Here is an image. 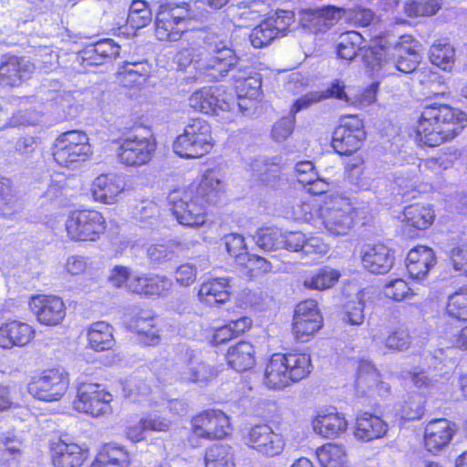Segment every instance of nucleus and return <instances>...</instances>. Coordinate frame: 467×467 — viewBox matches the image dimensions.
Here are the masks:
<instances>
[{"label": "nucleus", "instance_id": "dca6fc26", "mask_svg": "<svg viewBox=\"0 0 467 467\" xmlns=\"http://www.w3.org/2000/svg\"><path fill=\"white\" fill-rule=\"evenodd\" d=\"M246 445L266 457L279 455L285 448V441L282 434L275 432L267 424L255 425L244 435Z\"/></svg>", "mask_w": 467, "mask_h": 467}, {"label": "nucleus", "instance_id": "e2e57ef3", "mask_svg": "<svg viewBox=\"0 0 467 467\" xmlns=\"http://www.w3.org/2000/svg\"><path fill=\"white\" fill-rule=\"evenodd\" d=\"M411 339L412 337L406 328H399L387 337L385 345L389 349L403 351L409 348Z\"/></svg>", "mask_w": 467, "mask_h": 467}, {"label": "nucleus", "instance_id": "49530a36", "mask_svg": "<svg viewBox=\"0 0 467 467\" xmlns=\"http://www.w3.org/2000/svg\"><path fill=\"white\" fill-rule=\"evenodd\" d=\"M443 317L467 321V288H462L450 296Z\"/></svg>", "mask_w": 467, "mask_h": 467}, {"label": "nucleus", "instance_id": "c85d7f7f", "mask_svg": "<svg viewBox=\"0 0 467 467\" xmlns=\"http://www.w3.org/2000/svg\"><path fill=\"white\" fill-rule=\"evenodd\" d=\"M236 82V94L238 101H235V109H237L245 113L252 106L253 100L256 99L260 93L261 80L254 77H237L233 76Z\"/></svg>", "mask_w": 467, "mask_h": 467}, {"label": "nucleus", "instance_id": "338daca9", "mask_svg": "<svg viewBox=\"0 0 467 467\" xmlns=\"http://www.w3.org/2000/svg\"><path fill=\"white\" fill-rule=\"evenodd\" d=\"M295 127V117L290 115L282 118L275 123L272 129V137L277 142L285 140L293 132Z\"/></svg>", "mask_w": 467, "mask_h": 467}, {"label": "nucleus", "instance_id": "f8f14e48", "mask_svg": "<svg viewBox=\"0 0 467 467\" xmlns=\"http://www.w3.org/2000/svg\"><path fill=\"white\" fill-rule=\"evenodd\" d=\"M295 22V14L290 10H277L252 29L249 38L254 48H263L275 39L285 35Z\"/></svg>", "mask_w": 467, "mask_h": 467}, {"label": "nucleus", "instance_id": "c9c22d12", "mask_svg": "<svg viewBox=\"0 0 467 467\" xmlns=\"http://www.w3.org/2000/svg\"><path fill=\"white\" fill-rule=\"evenodd\" d=\"M265 381L269 389H280L292 381L288 377L287 368L284 365L281 353L274 354L265 368Z\"/></svg>", "mask_w": 467, "mask_h": 467}, {"label": "nucleus", "instance_id": "a18cd8bd", "mask_svg": "<svg viewBox=\"0 0 467 467\" xmlns=\"http://www.w3.org/2000/svg\"><path fill=\"white\" fill-rule=\"evenodd\" d=\"M317 456L323 467H344L347 455L341 445L328 443L317 449Z\"/></svg>", "mask_w": 467, "mask_h": 467}, {"label": "nucleus", "instance_id": "bb28decb", "mask_svg": "<svg viewBox=\"0 0 467 467\" xmlns=\"http://www.w3.org/2000/svg\"><path fill=\"white\" fill-rule=\"evenodd\" d=\"M120 47L113 39L99 40L88 47L79 54L78 59L84 67L99 66L116 58L119 54Z\"/></svg>", "mask_w": 467, "mask_h": 467}, {"label": "nucleus", "instance_id": "5701e85b", "mask_svg": "<svg viewBox=\"0 0 467 467\" xmlns=\"http://www.w3.org/2000/svg\"><path fill=\"white\" fill-rule=\"evenodd\" d=\"M455 434V424L447 419L431 420L424 431V446L431 452H438L449 445Z\"/></svg>", "mask_w": 467, "mask_h": 467}, {"label": "nucleus", "instance_id": "f257e3e1", "mask_svg": "<svg viewBox=\"0 0 467 467\" xmlns=\"http://www.w3.org/2000/svg\"><path fill=\"white\" fill-rule=\"evenodd\" d=\"M364 41L362 35L357 31L342 33L337 45L338 57L352 60L360 52L367 67L382 77L395 75L397 71L411 73L420 62V46L410 36H401L395 44L368 48L362 47Z\"/></svg>", "mask_w": 467, "mask_h": 467}, {"label": "nucleus", "instance_id": "79ce46f5", "mask_svg": "<svg viewBox=\"0 0 467 467\" xmlns=\"http://www.w3.org/2000/svg\"><path fill=\"white\" fill-rule=\"evenodd\" d=\"M339 271L329 266L320 268L313 275L306 277L304 282V287L313 290H325L332 287L340 277Z\"/></svg>", "mask_w": 467, "mask_h": 467}, {"label": "nucleus", "instance_id": "f704fd0d", "mask_svg": "<svg viewBox=\"0 0 467 467\" xmlns=\"http://www.w3.org/2000/svg\"><path fill=\"white\" fill-rule=\"evenodd\" d=\"M26 67L23 58L9 57L0 65V85L19 86L27 73Z\"/></svg>", "mask_w": 467, "mask_h": 467}, {"label": "nucleus", "instance_id": "f03ea898", "mask_svg": "<svg viewBox=\"0 0 467 467\" xmlns=\"http://www.w3.org/2000/svg\"><path fill=\"white\" fill-rule=\"evenodd\" d=\"M203 44L182 48L175 56L180 69L190 67L196 71L186 78L188 82L219 81L237 66V57L224 33L209 32Z\"/></svg>", "mask_w": 467, "mask_h": 467}, {"label": "nucleus", "instance_id": "bf43d9fd", "mask_svg": "<svg viewBox=\"0 0 467 467\" xmlns=\"http://www.w3.org/2000/svg\"><path fill=\"white\" fill-rule=\"evenodd\" d=\"M317 301L307 299L300 302L295 308L294 321H322Z\"/></svg>", "mask_w": 467, "mask_h": 467}, {"label": "nucleus", "instance_id": "aec40b11", "mask_svg": "<svg viewBox=\"0 0 467 467\" xmlns=\"http://www.w3.org/2000/svg\"><path fill=\"white\" fill-rule=\"evenodd\" d=\"M182 366L180 368V379L183 381L204 383L214 375V368L207 364L200 352L186 348L182 357Z\"/></svg>", "mask_w": 467, "mask_h": 467}, {"label": "nucleus", "instance_id": "7c9ffc66", "mask_svg": "<svg viewBox=\"0 0 467 467\" xmlns=\"http://www.w3.org/2000/svg\"><path fill=\"white\" fill-rule=\"evenodd\" d=\"M198 296L202 303L210 306L225 303L230 297L227 280L217 278L202 284Z\"/></svg>", "mask_w": 467, "mask_h": 467}, {"label": "nucleus", "instance_id": "4d7b16f0", "mask_svg": "<svg viewBox=\"0 0 467 467\" xmlns=\"http://www.w3.org/2000/svg\"><path fill=\"white\" fill-rule=\"evenodd\" d=\"M424 399L419 393H413L401 405L400 416L406 420H420L424 414Z\"/></svg>", "mask_w": 467, "mask_h": 467}, {"label": "nucleus", "instance_id": "b1692460", "mask_svg": "<svg viewBox=\"0 0 467 467\" xmlns=\"http://www.w3.org/2000/svg\"><path fill=\"white\" fill-rule=\"evenodd\" d=\"M125 189L122 176L116 173L100 174L94 179L90 192L96 202L111 204Z\"/></svg>", "mask_w": 467, "mask_h": 467}, {"label": "nucleus", "instance_id": "0e129e2a", "mask_svg": "<svg viewBox=\"0 0 467 467\" xmlns=\"http://www.w3.org/2000/svg\"><path fill=\"white\" fill-rule=\"evenodd\" d=\"M247 269L250 277L257 276L272 271V264L268 260L259 255L249 254L244 264H240Z\"/></svg>", "mask_w": 467, "mask_h": 467}, {"label": "nucleus", "instance_id": "37998d69", "mask_svg": "<svg viewBox=\"0 0 467 467\" xmlns=\"http://www.w3.org/2000/svg\"><path fill=\"white\" fill-rule=\"evenodd\" d=\"M90 347L96 351L109 348L112 345V328L109 323H92L88 332Z\"/></svg>", "mask_w": 467, "mask_h": 467}, {"label": "nucleus", "instance_id": "774afa93", "mask_svg": "<svg viewBox=\"0 0 467 467\" xmlns=\"http://www.w3.org/2000/svg\"><path fill=\"white\" fill-rule=\"evenodd\" d=\"M160 209L158 205L151 201L141 202L136 207L135 216L140 222L153 224L158 220Z\"/></svg>", "mask_w": 467, "mask_h": 467}, {"label": "nucleus", "instance_id": "f3484780", "mask_svg": "<svg viewBox=\"0 0 467 467\" xmlns=\"http://www.w3.org/2000/svg\"><path fill=\"white\" fill-rule=\"evenodd\" d=\"M192 423L194 434L204 439H223L230 431L229 418L220 410H204Z\"/></svg>", "mask_w": 467, "mask_h": 467}, {"label": "nucleus", "instance_id": "1a4fd4ad", "mask_svg": "<svg viewBox=\"0 0 467 467\" xmlns=\"http://www.w3.org/2000/svg\"><path fill=\"white\" fill-rule=\"evenodd\" d=\"M68 386V373L63 368L36 371L31 376V395L38 400H58L66 393Z\"/></svg>", "mask_w": 467, "mask_h": 467}, {"label": "nucleus", "instance_id": "2f4dec72", "mask_svg": "<svg viewBox=\"0 0 467 467\" xmlns=\"http://www.w3.org/2000/svg\"><path fill=\"white\" fill-rule=\"evenodd\" d=\"M229 366L236 371L243 372L252 368L255 363L254 346L240 341L231 347L226 354Z\"/></svg>", "mask_w": 467, "mask_h": 467}, {"label": "nucleus", "instance_id": "473e14b6", "mask_svg": "<svg viewBox=\"0 0 467 467\" xmlns=\"http://www.w3.org/2000/svg\"><path fill=\"white\" fill-rule=\"evenodd\" d=\"M151 72V66L146 60L125 61L119 67V81L126 87L140 84Z\"/></svg>", "mask_w": 467, "mask_h": 467}, {"label": "nucleus", "instance_id": "0eeeda50", "mask_svg": "<svg viewBox=\"0 0 467 467\" xmlns=\"http://www.w3.org/2000/svg\"><path fill=\"white\" fill-rule=\"evenodd\" d=\"M91 154V146L86 133L69 130L60 134L55 140L53 158L62 167L75 169L88 160Z\"/></svg>", "mask_w": 467, "mask_h": 467}, {"label": "nucleus", "instance_id": "052dcab7", "mask_svg": "<svg viewBox=\"0 0 467 467\" xmlns=\"http://www.w3.org/2000/svg\"><path fill=\"white\" fill-rule=\"evenodd\" d=\"M329 248L321 238L317 236L306 237L301 252L303 257H308L310 262H315L326 255Z\"/></svg>", "mask_w": 467, "mask_h": 467}, {"label": "nucleus", "instance_id": "ddd939ff", "mask_svg": "<svg viewBox=\"0 0 467 467\" xmlns=\"http://www.w3.org/2000/svg\"><path fill=\"white\" fill-rule=\"evenodd\" d=\"M365 137L363 121L357 116H344L333 132L332 147L340 155H350L359 149Z\"/></svg>", "mask_w": 467, "mask_h": 467}, {"label": "nucleus", "instance_id": "9b49d317", "mask_svg": "<svg viewBox=\"0 0 467 467\" xmlns=\"http://www.w3.org/2000/svg\"><path fill=\"white\" fill-rule=\"evenodd\" d=\"M316 222L317 229L325 230L331 235H345L353 225L354 209L348 201L336 200L322 206Z\"/></svg>", "mask_w": 467, "mask_h": 467}, {"label": "nucleus", "instance_id": "20e7f679", "mask_svg": "<svg viewBox=\"0 0 467 467\" xmlns=\"http://www.w3.org/2000/svg\"><path fill=\"white\" fill-rule=\"evenodd\" d=\"M467 122V114L447 104L426 102L417 126L422 144L436 147L459 135Z\"/></svg>", "mask_w": 467, "mask_h": 467}, {"label": "nucleus", "instance_id": "3c124183", "mask_svg": "<svg viewBox=\"0 0 467 467\" xmlns=\"http://www.w3.org/2000/svg\"><path fill=\"white\" fill-rule=\"evenodd\" d=\"M441 5V0H408L404 9L410 17L427 16L436 14Z\"/></svg>", "mask_w": 467, "mask_h": 467}, {"label": "nucleus", "instance_id": "6e6552de", "mask_svg": "<svg viewBox=\"0 0 467 467\" xmlns=\"http://www.w3.org/2000/svg\"><path fill=\"white\" fill-rule=\"evenodd\" d=\"M65 227L73 241L94 242L106 230L103 215L95 210H75L67 216Z\"/></svg>", "mask_w": 467, "mask_h": 467}, {"label": "nucleus", "instance_id": "ea45409f", "mask_svg": "<svg viewBox=\"0 0 467 467\" xmlns=\"http://www.w3.org/2000/svg\"><path fill=\"white\" fill-rule=\"evenodd\" d=\"M434 212L430 205L411 204L404 208L403 221L419 230L427 229L434 220Z\"/></svg>", "mask_w": 467, "mask_h": 467}, {"label": "nucleus", "instance_id": "6ab92c4d", "mask_svg": "<svg viewBox=\"0 0 467 467\" xmlns=\"http://www.w3.org/2000/svg\"><path fill=\"white\" fill-rule=\"evenodd\" d=\"M342 16V10L333 5H324L318 8H309L300 13L299 23L302 28L309 33L318 34L327 32Z\"/></svg>", "mask_w": 467, "mask_h": 467}, {"label": "nucleus", "instance_id": "4468645a", "mask_svg": "<svg viewBox=\"0 0 467 467\" xmlns=\"http://www.w3.org/2000/svg\"><path fill=\"white\" fill-rule=\"evenodd\" d=\"M220 88H203L193 92L189 99V105L197 111L219 116L235 110V100L231 95H221Z\"/></svg>", "mask_w": 467, "mask_h": 467}, {"label": "nucleus", "instance_id": "e433bc0d", "mask_svg": "<svg viewBox=\"0 0 467 467\" xmlns=\"http://www.w3.org/2000/svg\"><path fill=\"white\" fill-rule=\"evenodd\" d=\"M281 358L292 382L305 379L311 372V358L306 353L281 354Z\"/></svg>", "mask_w": 467, "mask_h": 467}, {"label": "nucleus", "instance_id": "58836bf2", "mask_svg": "<svg viewBox=\"0 0 467 467\" xmlns=\"http://www.w3.org/2000/svg\"><path fill=\"white\" fill-rule=\"evenodd\" d=\"M266 10L262 0L239 2L233 7V17L239 23V26H248L251 22L257 20Z\"/></svg>", "mask_w": 467, "mask_h": 467}, {"label": "nucleus", "instance_id": "09e8293b", "mask_svg": "<svg viewBox=\"0 0 467 467\" xmlns=\"http://www.w3.org/2000/svg\"><path fill=\"white\" fill-rule=\"evenodd\" d=\"M98 455L112 467H129L130 464V454L116 443L105 444Z\"/></svg>", "mask_w": 467, "mask_h": 467}, {"label": "nucleus", "instance_id": "2eb2a0df", "mask_svg": "<svg viewBox=\"0 0 467 467\" xmlns=\"http://www.w3.org/2000/svg\"><path fill=\"white\" fill-rule=\"evenodd\" d=\"M111 400L112 395L100 389L99 385L83 382L78 387L74 407L80 412L99 417L110 411Z\"/></svg>", "mask_w": 467, "mask_h": 467}, {"label": "nucleus", "instance_id": "de8ad7c7", "mask_svg": "<svg viewBox=\"0 0 467 467\" xmlns=\"http://www.w3.org/2000/svg\"><path fill=\"white\" fill-rule=\"evenodd\" d=\"M348 182L358 190L362 191H374L379 192L378 188L380 183L385 182V179L379 178L375 182L368 172L365 171L364 168L359 165H353L348 175Z\"/></svg>", "mask_w": 467, "mask_h": 467}, {"label": "nucleus", "instance_id": "412c9836", "mask_svg": "<svg viewBox=\"0 0 467 467\" xmlns=\"http://www.w3.org/2000/svg\"><path fill=\"white\" fill-rule=\"evenodd\" d=\"M361 262L363 267L368 272L383 275L393 266L394 254L384 244H368L362 247Z\"/></svg>", "mask_w": 467, "mask_h": 467}, {"label": "nucleus", "instance_id": "13d9d810", "mask_svg": "<svg viewBox=\"0 0 467 467\" xmlns=\"http://www.w3.org/2000/svg\"><path fill=\"white\" fill-rule=\"evenodd\" d=\"M224 244L228 254L235 258L238 265L244 264L250 254L246 251L244 238L238 234H230L224 236Z\"/></svg>", "mask_w": 467, "mask_h": 467}, {"label": "nucleus", "instance_id": "7ed1b4c3", "mask_svg": "<svg viewBox=\"0 0 467 467\" xmlns=\"http://www.w3.org/2000/svg\"><path fill=\"white\" fill-rule=\"evenodd\" d=\"M223 195L220 171L208 169L182 192L175 191L168 198L179 223L198 227L205 223L208 207L216 205Z\"/></svg>", "mask_w": 467, "mask_h": 467}, {"label": "nucleus", "instance_id": "4be33fe9", "mask_svg": "<svg viewBox=\"0 0 467 467\" xmlns=\"http://www.w3.org/2000/svg\"><path fill=\"white\" fill-rule=\"evenodd\" d=\"M357 392L360 395H372L374 393L386 397L390 392V386L380 379V375L368 361H361L358 368L356 379Z\"/></svg>", "mask_w": 467, "mask_h": 467}, {"label": "nucleus", "instance_id": "a878e982", "mask_svg": "<svg viewBox=\"0 0 467 467\" xmlns=\"http://www.w3.org/2000/svg\"><path fill=\"white\" fill-rule=\"evenodd\" d=\"M31 312L37 321H61L65 317V305L55 296H31Z\"/></svg>", "mask_w": 467, "mask_h": 467}, {"label": "nucleus", "instance_id": "a19ab883", "mask_svg": "<svg viewBox=\"0 0 467 467\" xmlns=\"http://www.w3.org/2000/svg\"><path fill=\"white\" fill-rule=\"evenodd\" d=\"M205 467H234L232 448L227 444L217 443L206 451Z\"/></svg>", "mask_w": 467, "mask_h": 467}, {"label": "nucleus", "instance_id": "c756f323", "mask_svg": "<svg viewBox=\"0 0 467 467\" xmlns=\"http://www.w3.org/2000/svg\"><path fill=\"white\" fill-rule=\"evenodd\" d=\"M335 98L348 101V96L345 92V85L339 80H335L331 86L324 91H312L296 100L291 109V113L295 115L298 111L310 107L323 99Z\"/></svg>", "mask_w": 467, "mask_h": 467}, {"label": "nucleus", "instance_id": "4c0bfd02", "mask_svg": "<svg viewBox=\"0 0 467 467\" xmlns=\"http://www.w3.org/2000/svg\"><path fill=\"white\" fill-rule=\"evenodd\" d=\"M347 420L337 411L318 414L313 421L314 430L324 437H331L347 429Z\"/></svg>", "mask_w": 467, "mask_h": 467}, {"label": "nucleus", "instance_id": "5fc2aeb1", "mask_svg": "<svg viewBox=\"0 0 467 467\" xmlns=\"http://www.w3.org/2000/svg\"><path fill=\"white\" fill-rule=\"evenodd\" d=\"M454 49L449 43H436L430 49V59L433 65L443 69L451 67L453 61Z\"/></svg>", "mask_w": 467, "mask_h": 467}, {"label": "nucleus", "instance_id": "39448f33", "mask_svg": "<svg viewBox=\"0 0 467 467\" xmlns=\"http://www.w3.org/2000/svg\"><path fill=\"white\" fill-rule=\"evenodd\" d=\"M197 15L189 4L161 2L156 11L155 35L160 41H178Z\"/></svg>", "mask_w": 467, "mask_h": 467}, {"label": "nucleus", "instance_id": "9d476101", "mask_svg": "<svg viewBox=\"0 0 467 467\" xmlns=\"http://www.w3.org/2000/svg\"><path fill=\"white\" fill-rule=\"evenodd\" d=\"M117 157L126 167L147 164L156 150V141L151 136L129 133L119 140Z\"/></svg>", "mask_w": 467, "mask_h": 467}, {"label": "nucleus", "instance_id": "69168bd1", "mask_svg": "<svg viewBox=\"0 0 467 467\" xmlns=\"http://www.w3.org/2000/svg\"><path fill=\"white\" fill-rule=\"evenodd\" d=\"M57 107L63 111V119H72L78 112V105L71 92H64L56 98Z\"/></svg>", "mask_w": 467, "mask_h": 467}, {"label": "nucleus", "instance_id": "72a5a7b5", "mask_svg": "<svg viewBox=\"0 0 467 467\" xmlns=\"http://www.w3.org/2000/svg\"><path fill=\"white\" fill-rule=\"evenodd\" d=\"M28 343L27 323H2L0 327V348L23 347Z\"/></svg>", "mask_w": 467, "mask_h": 467}, {"label": "nucleus", "instance_id": "6e6d98bb", "mask_svg": "<svg viewBox=\"0 0 467 467\" xmlns=\"http://www.w3.org/2000/svg\"><path fill=\"white\" fill-rule=\"evenodd\" d=\"M254 175L265 184H273L279 179L280 168L276 163L256 159L252 164Z\"/></svg>", "mask_w": 467, "mask_h": 467}, {"label": "nucleus", "instance_id": "393cba45", "mask_svg": "<svg viewBox=\"0 0 467 467\" xmlns=\"http://www.w3.org/2000/svg\"><path fill=\"white\" fill-rule=\"evenodd\" d=\"M435 265V254L428 246L419 245L411 249L406 257V267L410 278L419 282L424 280Z\"/></svg>", "mask_w": 467, "mask_h": 467}, {"label": "nucleus", "instance_id": "c03bdc74", "mask_svg": "<svg viewBox=\"0 0 467 467\" xmlns=\"http://www.w3.org/2000/svg\"><path fill=\"white\" fill-rule=\"evenodd\" d=\"M419 169L413 164L404 166L392 175L393 182L399 188L400 193L407 195L414 191L419 182Z\"/></svg>", "mask_w": 467, "mask_h": 467}, {"label": "nucleus", "instance_id": "a211bd4d", "mask_svg": "<svg viewBox=\"0 0 467 467\" xmlns=\"http://www.w3.org/2000/svg\"><path fill=\"white\" fill-rule=\"evenodd\" d=\"M50 458L53 467H81L89 457V450L62 438L49 444Z\"/></svg>", "mask_w": 467, "mask_h": 467}, {"label": "nucleus", "instance_id": "423d86ee", "mask_svg": "<svg viewBox=\"0 0 467 467\" xmlns=\"http://www.w3.org/2000/svg\"><path fill=\"white\" fill-rule=\"evenodd\" d=\"M214 145L211 125L203 119H192L173 142L174 152L184 159H197L208 154Z\"/></svg>", "mask_w": 467, "mask_h": 467}, {"label": "nucleus", "instance_id": "cd10ccee", "mask_svg": "<svg viewBox=\"0 0 467 467\" xmlns=\"http://www.w3.org/2000/svg\"><path fill=\"white\" fill-rule=\"evenodd\" d=\"M387 431V423L378 416L365 412L357 418L354 435L359 441H370L379 439Z\"/></svg>", "mask_w": 467, "mask_h": 467}, {"label": "nucleus", "instance_id": "680f3d73", "mask_svg": "<svg viewBox=\"0 0 467 467\" xmlns=\"http://www.w3.org/2000/svg\"><path fill=\"white\" fill-rule=\"evenodd\" d=\"M250 326H247V323L224 324L214 330L212 342L214 345L223 344L234 337H237L241 332H244Z\"/></svg>", "mask_w": 467, "mask_h": 467}, {"label": "nucleus", "instance_id": "603ef678", "mask_svg": "<svg viewBox=\"0 0 467 467\" xmlns=\"http://www.w3.org/2000/svg\"><path fill=\"white\" fill-rule=\"evenodd\" d=\"M321 208L322 206L316 202L299 201L293 206L292 215L296 221L309 223L317 227L316 218L318 217Z\"/></svg>", "mask_w": 467, "mask_h": 467}, {"label": "nucleus", "instance_id": "864d4df0", "mask_svg": "<svg viewBox=\"0 0 467 467\" xmlns=\"http://www.w3.org/2000/svg\"><path fill=\"white\" fill-rule=\"evenodd\" d=\"M127 329L135 334L139 344L150 346L159 340L158 329L151 323H130Z\"/></svg>", "mask_w": 467, "mask_h": 467}, {"label": "nucleus", "instance_id": "8fccbe9b", "mask_svg": "<svg viewBox=\"0 0 467 467\" xmlns=\"http://www.w3.org/2000/svg\"><path fill=\"white\" fill-rule=\"evenodd\" d=\"M282 232L275 227L261 228L254 236L257 246L268 252L282 248Z\"/></svg>", "mask_w": 467, "mask_h": 467}]
</instances>
